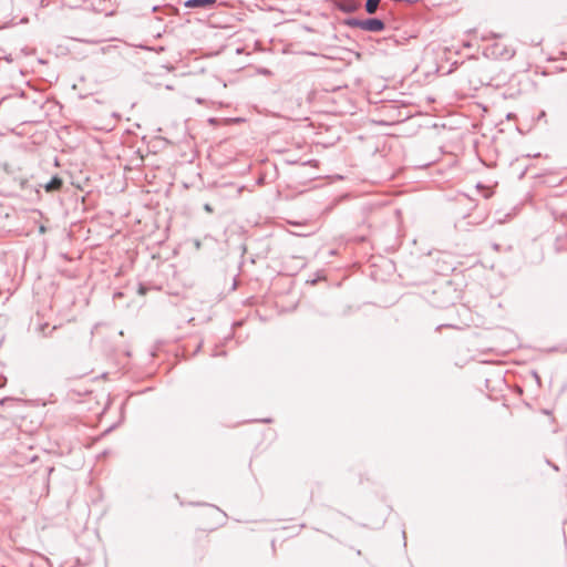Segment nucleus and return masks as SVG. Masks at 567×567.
Here are the masks:
<instances>
[{
	"mask_svg": "<svg viewBox=\"0 0 567 567\" xmlns=\"http://www.w3.org/2000/svg\"><path fill=\"white\" fill-rule=\"evenodd\" d=\"M350 24L370 32H380L384 29V23L379 19L353 20Z\"/></svg>",
	"mask_w": 567,
	"mask_h": 567,
	"instance_id": "1",
	"label": "nucleus"
},
{
	"mask_svg": "<svg viewBox=\"0 0 567 567\" xmlns=\"http://www.w3.org/2000/svg\"><path fill=\"white\" fill-rule=\"evenodd\" d=\"M214 3H215V0H187L185 2V6L189 7V8H195V7H206V6H210Z\"/></svg>",
	"mask_w": 567,
	"mask_h": 567,
	"instance_id": "2",
	"label": "nucleus"
},
{
	"mask_svg": "<svg viewBox=\"0 0 567 567\" xmlns=\"http://www.w3.org/2000/svg\"><path fill=\"white\" fill-rule=\"evenodd\" d=\"M62 184V181L59 178V177H53L47 185H45V189L48 192H52V190H55L58 188H60Z\"/></svg>",
	"mask_w": 567,
	"mask_h": 567,
	"instance_id": "3",
	"label": "nucleus"
},
{
	"mask_svg": "<svg viewBox=\"0 0 567 567\" xmlns=\"http://www.w3.org/2000/svg\"><path fill=\"white\" fill-rule=\"evenodd\" d=\"M380 0H367L365 10L368 13H374L378 9Z\"/></svg>",
	"mask_w": 567,
	"mask_h": 567,
	"instance_id": "4",
	"label": "nucleus"
},
{
	"mask_svg": "<svg viewBox=\"0 0 567 567\" xmlns=\"http://www.w3.org/2000/svg\"><path fill=\"white\" fill-rule=\"evenodd\" d=\"M205 210L212 212V208H210V206L208 204L205 205Z\"/></svg>",
	"mask_w": 567,
	"mask_h": 567,
	"instance_id": "5",
	"label": "nucleus"
}]
</instances>
